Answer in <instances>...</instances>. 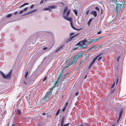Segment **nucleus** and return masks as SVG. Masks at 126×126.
<instances>
[{
  "label": "nucleus",
  "instance_id": "39",
  "mask_svg": "<svg viewBox=\"0 0 126 126\" xmlns=\"http://www.w3.org/2000/svg\"><path fill=\"white\" fill-rule=\"evenodd\" d=\"M121 117H119L118 119H117V123H118L119 120H120V118Z\"/></svg>",
  "mask_w": 126,
  "mask_h": 126
},
{
  "label": "nucleus",
  "instance_id": "56",
  "mask_svg": "<svg viewBox=\"0 0 126 126\" xmlns=\"http://www.w3.org/2000/svg\"><path fill=\"white\" fill-rule=\"evenodd\" d=\"M78 94V92H77L75 94V95L76 96V95H77Z\"/></svg>",
  "mask_w": 126,
  "mask_h": 126
},
{
  "label": "nucleus",
  "instance_id": "3",
  "mask_svg": "<svg viewBox=\"0 0 126 126\" xmlns=\"http://www.w3.org/2000/svg\"><path fill=\"white\" fill-rule=\"evenodd\" d=\"M123 8V6H122V4L117 3L116 5L115 11V13L116 14V16L118 15L119 11L121 10Z\"/></svg>",
  "mask_w": 126,
  "mask_h": 126
},
{
  "label": "nucleus",
  "instance_id": "59",
  "mask_svg": "<svg viewBox=\"0 0 126 126\" xmlns=\"http://www.w3.org/2000/svg\"><path fill=\"white\" fill-rule=\"evenodd\" d=\"M42 114L43 115H45L46 114V113H42Z\"/></svg>",
  "mask_w": 126,
  "mask_h": 126
},
{
  "label": "nucleus",
  "instance_id": "2",
  "mask_svg": "<svg viewBox=\"0 0 126 126\" xmlns=\"http://www.w3.org/2000/svg\"><path fill=\"white\" fill-rule=\"evenodd\" d=\"M12 72V70H11L8 73L5 75L2 72L0 71V73L2 75L3 78L4 79H8L10 78V77Z\"/></svg>",
  "mask_w": 126,
  "mask_h": 126
},
{
  "label": "nucleus",
  "instance_id": "58",
  "mask_svg": "<svg viewBox=\"0 0 126 126\" xmlns=\"http://www.w3.org/2000/svg\"><path fill=\"white\" fill-rule=\"evenodd\" d=\"M18 13V12H15L14 13V14L15 15H16Z\"/></svg>",
  "mask_w": 126,
  "mask_h": 126
},
{
  "label": "nucleus",
  "instance_id": "12",
  "mask_svg": "<svg viewBox=\"0 0 126 126\" xmlns=\"http://www.w3.org/2000/svg\"><path fill=\"white\" fill-rule=\"evenodd\" d=\"M63 17L65 19L69 21L70 22L72 21V18L71 17L67 18L65 16H64Z\"/></svg>",
  "mask_w": 126,
  "mask_h": 126
},
{
  "label": "nucleus",
  "instance_id": "4",
  "mask_svg": "<svg viewBox=\"0 0 126 126\" xmlns=\"http://www.w3.org/2000/svg\"><path fill=\"white\" fill-rule=\"evenodd\" d=\"M56 84L55 83L54 85L51 88V89L49 91L47 92L45 96L44 97L43 100L46 99L48 96V95H49L50 93H52V90L55 87V86Z\"/></svg>",
  "mask_w": 126,
  "mask_h": 126
},
{
  "label": "nucleus",
  "instance_id": "21",
  "mask_svg": "<svg viewBox=\"0 0 126 126\" xmlns=\"http://www.w3.org/2000/svg\"><path fill=\"white\" fill-rule=\"evenodd\" d=\"M92 19H90L88 21V23H87V25L89 26H90V24L91 22V21H92Z\"/></svg>",
  "mask_w": 126,
  "mask_h": 126
},
{
  "label": "nucleus",
  "instance_id": "63",
  "mask_svg": "<svg viewBox=\"0 0 126 126\" xmlns=\"http://www.w3.org/2000/svg\"><path fill=\"white\" fill-rule=\"evenodd\" d=\"M80 126H84L82 125H80Z\"/></svg>",
  "mask_w": 126,
  "mask_h": 126
},
{
  "label": "nucleus",
  "instance_id": "10",
  "mask_svg": "<svg viewBox=\"0 0 126 126\" xmlns=\"http://www.w3.org/2000/svg\"><path fill=\"white\" fill-rule=\"evenodd\" d=\"M91 14L93 15L94 17H96L97 16L96 12L95 11H92L91 12Z\"/></svg>",
  "mask_w": 126,
  "mask_h": 126
},
{
  "label": "nucleus",
  "instance_id": "53",
  "mask_svg": "<svg viewBox=\"0 0 126 126\" xmlns=\"http://www.w3.org/2000/svg\"><path fill=\"white\" fill-rule=\"evenodd\" d=\"M66 107H64L62 109V111H64Z\"/></svg>",
  "mask_w": 126,
  "mask_h": 126
},
{
  "label": "nucleus",
  "instance_id": "62",
  "mask_svg": "<svg viewBox=\"0 0 126 126\" xmlns=\"http://www.w3.org/2000/svg\"><path fill=\"white\" fill-rule=\"evenodd\" d=\"M24 84H25V85H26L27 84H26V83L25 82V81H24Z\"/></svg>",
  "mask_w": 126,
  "mask_h": 126
},
{
  "label": "nucleus",
  "instance_id": "48",
  "mask_svg": "<svg viewBox=\"0 0 126 126\" xmlns=\"http://www.w3.org/2000/svg\"><path fill=\"white\" fill-rule=\"evenodd\" d=\"M68 103V102H66V103H65V105H64V107H66V106L67 105Z\"/></svg>",
  "mask_w": 126,
  "mask_h": 126
},
{
  "label": "nucleus",
  "instance_id": "32",
  "mask_svg": "<svg viewBox=\"0 0 126 126\" xmlns=\"http://www.w3.org/2000/svg\"><path fill=\"white\" fill-rule=\"evenodd\" d=\"M102 59V57H100L98 59V61H100L101 60V59Z\"/></svg>",
  "mask_w": 126,
  "mask_h": 126
},
{
  "label": "nucleus",
  "instance_id": "8",
  "mask_svg": "<svg viewBox=\"0 0 126 126\" xmlns=\"http://www.w3.org/2000/svg\"><path fill=\"white\" fill-rule=\"evenodd\" d=\"M86 41H87V42L88 44H90V43H93V42H95V39H90L89 38H88L87 39V38H86L85 39Z\"/></svg>",
  "mask_w": 126,
  "mask_h": 126
},
{
  "label": "nucleus",
  "instance_id": "41",
  "mask_svg": "<svg viewBox=\"0 0 126 126\" xmlns=\"http://www.w3.org/2000/svg\"><path fill=\"white\" fill-rule=\"evenodd\" d=\"M126 2V0H124V1L123 2V5H124L125 3Z\"/></svg>",
  "mask_w": 126,
  "mask_h": 126
},
{
  "label": "nucleus",
  "instance_id": "40",
  "mask_svg": "<svg viewBox=\"0 0 126 126\" xmlns=\"http://www.w3.org/2000/svg\"><path fill=\"white\" fill-rule=\"evenodd\" d=\"M118 1V0H114V2L115 4L116 3H117Z\"/></svg>",
  "mask_w": 126,
  "mask_h": 126
},
{
  "label": "nucleus",
  "instance_id": "22",
  "mask_svg": "<svg viewBox=\"0 0 126 126\" xmlns=\"http://www.w3.org/2000/svg\"><path fill=\"white\" fill-rule=\"evenodd\" d=\"M28 4H29V3H25L23 5H22L21 6H20L19 7V8H20L26 5H28Z\"/></svg>",
  "mask_w": 126,
  "mask_h": 126
},
{
  "label": "nucleus",
  "instance_id": "49",
  "mask_svg": "<svg viewBox=\"0 0 126 126\" xmlns=\"http://www.w3.org/2000/svg\"><path fill=\"white\" fill-rule=\"evenodd\" d=\"M47 47H44L43 48V50H45L47 49Z\"/></svg>",
  "mask_w": 126,
  "mask_h": 126
},
{
  "label": "nucleus",
  "instance_id": "9",
  "mask_svg": "<svg viewBox=\"0 0 126 126\" xmlns=\"http://www.w3.org/2000/svg\"><path fill=\"white\" fill-rule=\"evenodd\" d=\"M81 46V45L80 44V43H79V42L77 44L75 45V46L74 48V50H76L78 49L82 48Z\"/></svg>",
  "mask_w": 126,
  "mask_h": 126
},
{
  "label": "nucleus",
  "instance_id": "18",
  "mask_svg": "<svg viewBox=\"0 0 126 126\" xmlns=\"http://www.w3.org/2000/svg\"><path fill=\"white\" fill-rule=\"evenodd\" d=\"M21 111L19 110L18 109L16 111V114H17L18 115H20L21 114Z\"/></svg>",
  "mask_w": 126,
  "mask_h": 126
},
{
  "label": "nucleus",
  "instance_id": "29",
  "mask_svg": "<svg viewBox=\"0 0 126 126\" xmlns=\"http://www.w3.org/2000/svg\"><path fill=\"white\" fill-rule=\"evenodd\" d=\"M12 14H9L7 15V17H10L12 16Z\"/></svg>",
  "mask_w": 126,
  "mask_h": 126
},
{
  "label": "nucleus",
  "instance_id": "36",
  "mask_svg": "<svg viewBox=\"0 0 126 126\" xmlns=\"http://www.w3.org/2000/svg\"><path fill=\"white\" fill-rule=\"evenodd\" d=\"M94 63H92V62L90 64V65L89 66V68L91 66H92V65Z\"/></svg>",
  "mask_w": 126,
  "mask_h": 126
},
{
  "label": "nucleus",
  "instance_id": "30",
  "mask_svg": "<svg viewBox=\"0 0 126 126\" xmlns=\"http://www.w3.org/2000/svg\"><path fill=\"white\" fill-rule=\"evenodd\" d=\"M70 72H66L64 74V76H66L68 75L69 74H70Z\"/></svg>",
  "mask_w": 126,
  "mask_h": 126
},
{
  "label": "nucleus",
  "instance_id": "55",
  "mask_svg": "<svg viewBox=\"0 0 126 126\" xmlns=\"http://www.w3.org/2000/svg\"><path fill=\"white\" fill-rule=\"evenodd\" d=\"M44 1L43 0H41L40 2V3L41 4Z\"/></svg>",
  "mask_w": 126,
  "mask_h": 126
},
{
  "label": "nucleus",
  "instance_id": "19",
  "mask_svg": "<svg viewBox=\"0 0 126 126\" xmlns=\"http://www.w3.org/2000/svg\"><path fill=\"white\" fill-rule=\"evenodd\" d=\"M70 10H68L67 12V13L66 14V16H65L66 17H67L68 16L69 13H70Z\"/></svg>",
  "mask_w": 126,
  "mask_h": 126
},
{
  "label": "nucleus",
  "instance_id": "33",
  "mask_svg": "<svg viewBox=\"0 0 126 126\" xmlns=\"http://www.w3.org/2000/svg\"><path fill=\"white\" fill-rule=\"evenodd\" d=\"M84 63L80 61V63L79 64V65H80V66H81L82 65L83 63Z\"/></svg>",
  "mask_w": 126,
  "mask_h": 126
},
{
  "label": "nucleus",
  "instance_id": "47",
  "mask_svg": "<svg viewBox=\"0 0 126 126\" xmlns=\"http://www.w3.org/2000/svg\"><path fill=\"white\" fill-rule=\"evenodd\" d=\"M74 33H72L70 34V36H71L73 35H74Z\"/></svg>",
  "mask_w": 126,
  "mask_h": 126
},
{
  "label": "nucleus",
  "instance_id": "26",
  "mask_svg": "<svg viewBox=\"0 0 126 126\" xmlns=\"http://www.w3.org/2000/svg\"><path fill=\"white\" fill-rule=\"evenodd\" d=\"M101 54L99 55H98L93 60V61H94V62L96 61V59Z\"/></svg>",
  "mask_w": 126,
  "mask_h": 126
},
{
  "label": "nucleus",
  "instance_id": "35",
  "mask_svg": "<svg viewBox=\"0 0 126 126\" xmlns=\"http://www.w3.org/2000/svg\"><path fill=\"white\" fill-rule=\"evenodd\" d=\"M114 84H115V83L113 82V84L112 85L111 87V88H113L114 86Z\"/></svg>",
  "mask_w": 126,
  "mask_h": 126
},
{
  "label": "nucleus",
  "instance_id": "37",
  "mask_svg": "<svg viewBox=\"0 0 126 126\" xmlns=\"http://www.w3.org/2000/svg\"><path fill=\"white\" fill-rule=\"evenodd\" d=\"M81 66H80V65L79 64V66L77 68V70H79V69L80 67Z\"/></svg>",
  "mask_w": 126,
  "mask_h": 126
},
{
  "label": "nucleus",
  "instance_id": "28",
  "mask_svg": "<svg viewBox=\"0 0 126 126\" xmlns=\"http://www.w3.org/2000/svg\"><path fill=\"white\" fill-rule=\"evenodd\" d=\"M86 59L85 58H84V59H82V60H81L80 61L84 63Z\"/></svg>",
  "mask_w": 126,
  "mask_h": 126
},
{
  "label": "nucleus",
  "instance_id": "16",
  "mask_svg": "<svg viewBox=\"0 0 126 126\" xmlns=\"http://www.w3.org/2000/svg\"><path fill=\"white\" fill-rule=\"evenodd\" d=\"M67 9H68V7H65L64 11H63V15H64L65 14V13H66V12L67 10Z\"/></svg>",
  "mask_w": 126,
  "mask_h": 126
},
{
  "label": "nucleus",
  "instance_id": "23",
  "mask_svg": "<svg viewBox=\"0 0 126 126\" xmlns=\"http://www.w3.org/2000/svg\"><path fill=\"white\" fill-rule=\"evenodd\" d=\"M102 37H99L98 38H97L96 39H95V42H96L99 39H101L102 38Z\"/></svg>",
  "mask_w": 126,
  "mask_h": 126
},
{
  "label": "nucleus",
  "instance_id": "34",
  "mask_svg": "<svg viewBox=\"0 0 126 126\" xmlns=\"http://www.w3.org/2000/svg\"><path fill=\"white\" fill-rule=\"evenodd\" d=\"M95 9L96 10H97L98 11H99V8L98 7H96L95 8Z\"/></svg>",
  "mask_w": 126,
  "mask_h": 126
},
{
  "label": "nucleus",
  "instance_id": "54",
  "mask_svg": "<svg viewBox=\"0 0 126 126\" xmlns=\"http://www.w3.org/2000/svg\"><path fill=\"white\" fill-rule=\"evenodd\" d=\"M89 10H88V11H87V12L86 13V15H88V13H89Z\"/></svg>",
  "mask_w": 126,
  "mask_h": 126
},
{
  "label": "nucleus",
  "instance_id": "45",
  "mask_svg": "<svg viewBox=\"0 0 126 126\" xmlns=\"http://www.w3.org/2000/svg\"><path fill=\"white\" fill-rule=\"evenodd\" d=\"M101 31H100L97 32V34H100L101 33Z\"/></svg>",
  "mask_w": 126,
  "mask_h": 126
},
{
  "label": "nucleus",
  "instance_id": "17",
  "mask_svg": "<svg viewBox=\"0 0 126 126\" xmlns=\"http://www.w3.org/2000/svg\"><path fill=\"white\" fill-rule=\"evenodd\" d=\"M64 117L63 116L62 117L61 121V125L63 124L64 120Z\"/></svg>",
  "mask_w": 126,
  "mask_h": 126
},
{
  "label": "nucleus",
  "instance_id": "15",
  "mask_svg": "<svg viewBox=\"0 0 126 126\" xmlns=\"http://www.w3.org/2000/svg\"><path fill=\"white\" fill-rule=\"evenodd\" d=\"M64 45H62L61 47H59L58 49H57L56 51L55 52H57L59 50H61L64 47Z\"/></svg>",
  "mask_w": 126,
  "mask_h": 126
},
{
  "label": "nucleus",
  "instance_id": "57",
  "mask_svg": "<svg viewBox=\"0 0 126 126\" xmlns=\"http://www.w3.org/2000/svg\"><path fill=\"white\" fill-rule=\"evenodd\" d=\"M118 79H116V84H117L118 82Z\"/></svg>",
  "mask_w": 126,
  "mask_h": 126
},
{
  "label": "nucleus",
  "instance_id": "7",
  "mask_svg": "<svg viewBox=\"0 0 126 126\" xmlns=\"http://www.w3.org/2000/svg\"><path fill=\"white\" fill-rule=\"evenodd\" d=\"M56 7V6L54 5H52L50 6L47 8H45L43 10H48L49 11H51V9H54Z\"/></svg>",
  "mask_w": 126,
  "mask_h": 126
},
{
  "label": "nucleus",
  "instance_id": "61",
  "mask_svg": "<svg viewBox=\"0 0 126 126\" xmlns=\"http://www.w3.org/2000/svg\"><path fill=\"white\" fill-rule=\"evenodd\" d=\"M60 3L63 5H64L63 3L62 2H61Z\"/></svg>",
  "mask_w": 126,
  "mask_h": 126
},
{
  "label": "nucleus",
  "instance_id": "5",
  "mask_svg": "<svg viewBox=\"0 0 126 126\" xmlns=\"http://www.w3.org/2000/svg\"><path fill=\"white\" fill-rule=\"evenodd\" d=\"M86 42L85 39L84 40L79 42V43H80L81 45V47L82 48H84L87 47V45L88 44Z\"/></svg>",
  "mask_w": 126,
  "mask_h": 126
},
{
  "label": "nucleus",
  "instance_id": "25",
  "mask_svg": "<svg viewBox=\"0 0 126 126\" xmlns=\"http://www.w3.org/2000/svg\"><path fill=\"white\" fill-rule=\"evenodd\" d=\"M60 111V109H59L57 110L56 114V116H57L58 115Z\"/></svg>",
  "mask_w": 126,
  "mask_h": 126
},
{
  "label": "nucleus",
  "instance_id": "64",
  "mask_svg": "<svg viewBox=\"0 0 126 126\" xmlns=\"http://www.w3.org/2000/svg\"><path fill=\"white\" fill-rule=\"evenodd\" d=\"M61 126H63V124H62V125H61Z\"/></svg>",
  "mask_w": 126,
  "mask_h": 126
},
{
  "label": "nucleus",
  "instance_id": "13",
  "mask_svg": "<svg viewBox=\"0 0 126 126\" xmlns=\"http://www.w3.org/2000/svg\"><path fill=\"white\" fill-rule=\"evenodd\" d=\"M70 25H71V27L73 29H74L75 30H79L81 29H77L75 28L73 25V23H72V21L70 22Z\"/></svg>",
  "mask_w": 126,
  "mask_h": 126
},
{
  "label": "nucleus",
  "instance_id": "6",
  "mask_svg": "<svg viewBox=\"0 0 126 126\" xmlns=\"http://www.w3.org/2000/svg\"><path fill=\"white\" fill-rule=\"evenodd\" d=\"M95 46H94L92 47H90L89 48L87 51H91V52L93 51H94L97 48H99L100 47H101L102 46V44H101L99 45V46L98 47H94Z\"/></svg>",
  "mask_w": 126,
  "mask_h": 126
},
{
  "label": "nucleus",
  "instance_id": "1",
  "mask_svg": "<svg viewBox=\"0 0 126 126\" xmlns=\"http://www.w3.org/2000/svg\"><path fill=\"white\" fill-rule=\"evenodd\" d=\"M83 55V53L81 52H80L78 53L77 55H75L74 57V59L72 60V62L70 64L64 68L65 69H66L70 65L75 64L76 63L78 59L80 57L82 56Z\"/></svg>",
  "mask_w": 126,
  "mask_h": 126
},
{
  "label": "nucleus",
  "instance_id": "14",
  "mask_svg": "<svg viewBox=\"0 0 126 126\" xmlns=\"http://www.w3.org/2000/svg\"><path fill=\"white\" fill-rule=\"evenodd\" d=\"M61 75H62V74L61 73L60 75L58 76L57 80H56V81L55 82V84H57L58 83V82L59 81L60 79V78L61 77Z\"/></svg>",
  "mask_w": 126,
  "mask_h": 126
},
{
  "label": "nucleus",
  "instance_id": "31",
  "mask_svg": "<svg viewBox=\"0 0 126 126\" xmlns=\"http://www.w3.org/2000/svg\"><path fill=\"white\" fill-rule=\"evenodd\" d=\"M37 10V9H35V10H32V11L29 12H30V14H31V13H32V12H33L36 11Z\"/></svg>",
  "mask_w": 126,
  "mask_h": 126
},
{
  "label": "nucleus",
  "instance_id": "42",
  "mask_svg": "<svg viewBox=\"0 0 126 126\" xmlns=\"http://www.w3.org/2000/svg\"><path fill=\"white\" fill-rule=\"evenodd\" d=\"M47 79V77H45L44 79L43 82H44L45 80H46Z\"/></svg>",
  "mask_w": 126,
  "mask_h": 126
},
{
  "label": "nucleus",
  "instance_id": "60",
  "mask_svg": "<svg viewBox=\"0 0 126 126\" xmlns=\"http://www.w3.org/2000/svg\"><path fill=\"white\" fill-rule=\"evenodd\" d=\"M87 77V75H86L85 76V77H84V79H86V77Z\"/></svg>",
  "mask_w": 126,
  "mask_h": 126
},
{
  "label": "nucleus",
  "instance_id": "38",
  "mask_svg": "<svg viewBox=\"0 0 126 126\" xmlns=\"http://www.w3.org/2000/svg\"><path fill=\"white\" fill-rule=\"evenodd\" d=\"M30 12H28L26 13L24 15H23V16H25L29 14H30Z\"/></svg>",
  "mask_w": 126,
  "mask_h": 126
},
{
  "label": "nucleus",
  "instance_id": "51",
  "mask_svg": "<svg viewBox=\"0 0 126 126\" xmlns=\"http://www.w3.org/2000/svg\"><path fill=\"white\" fill-rule=\"evenodd\" d=\"M34 7V5H32L30 7V8L31 9L33 7Z\"/></svg>",
  "mask_w": 126,
  "mask_h": 126
},
{
  "label": "nucleus",
  "instance_id": "44",
  "mask_svg": "<svg viewBox=\"0 0 126 126\" xmlns=\"http://www.w3.org/2000/svg\"><path fill=\"white\" fill-rule=\"evenodd\" d=\"M23 12H24V10H21L20 12L19 13V14H21L22 13H23Z\"/></svg>",
  "mask_w": 126,
  "mask_h": 126
},
{
  "label": "nucleus",
  "instance_id": "46",
  "mask_svg": "<svg viewBox=\"0 0 126 126\" xmlns=\"http://www.w3.org/2000/svg\"><path fill=\"white\" fill-rule=\"evenodd\" d=\"M69 123H68V124H65V125H63H63L64 126H68L69 125Z\"/></svg>",
  "mask_w": 126,
  "mask_h": 126
},
{
  "label": "nucleus",
  "instance_id": "27",
  "mask_svg": "<svg viewBox=\"0 0 126 126\" xmlns=\"http://www.w3.org/2000/svg\"><path fill=\"white\" fill-rule=\"evenodd\" d=\"M28 71H27L26 72V73L25 75V77L26 79L27 78V75L28 74Z\"/></svg>",
  "mask_w": 126,
  "mask_h": 126
},
{
  "label": "nucleus",
  "instance_id": "24",
  "mask_svg": "<svg viewBox=\"0 0 126 126\" xmlns=\"http://www.w3.org/2000/svg\"><path fill=\"white\" fill-rule=\"evenodd\" d=\"M73 11L75 15L77 16L78 14L77 11L76 10H74Z\"/></svg>",
  "mask_w": 126,
  "mask_h": 126
},
{
  "label": "nucleus",
  "instance_id": "52",
  "mask_svg": "<svg viewBox=\"0 0 126 126\" xmlns=\"http://www.w3.org/2000/svg\"><path fill=\"white\" fill-rule=\"evenodd\" d=\"M28 9L27 8H25L24 9V11H26Z\"/></svg>",
  "mask_w": 126,
  "mask_h": 126
},
{
  "label": "nucleus",
  "instance_id": "43",
  "mask_svg": "<svg viewBox=\"0 0 126 126\" xmlns=\"http://www.w3.org/2000/svg\"><path fill=\"white\" fill-rule=\"evenodd\" d=\"M119 58H120V57L119 56H118L117 59V60H116V61L117 62L118 61L119 59Z\"/></svg>",
  "mask_w": 126,
  "mask_h": 126
},
{
  "label": "nucleus",
  "instance_id": "20",
  "mask_svg": "<svg viewBox=\"0 0 126 126\" xmlns=\"http://www.w3.org/2000/svg\"><path fill=\"white\" fill-rule=\"evenodd\" d=\"M122 110L120 111L119 112V117H121V116L122 115Z\"/></svg>",
  "mask_w": 126,
  "mask_h": 126
},
{
  "label": "nucleus",
  "instance_id": "50",
  "mask_svg": "<svg viewBox=\"0 0 126 126\" xmlns=\"http://www.w3.org/2000/svg\"><path fill=\"white\" fill-rule=\"evenodd\" d=\"M70 60V59H68L66 62V63H68Z\"/></svg>",
  "mask_w": 126,
  "mask_h": 126
},
{
  "label": "nucleus",
  "instance_id": "11",
  "mask_svg": "<svg viewBox=\"0 0 126 126\" xmlns=\"http://www.w3.org/2000/svg\"><path fill=\"white\" fill-rule=\"evenodd\" d=\"M78 34H76L75 35L73 36H72V37H69V38H68L67 39V41L68 42L70 41H71V40H72V39H73V38L74 37H76L78 35Z\"/></svg>",
  "mask_w": 126,
  "mask_h": 126
}]
</instances>
